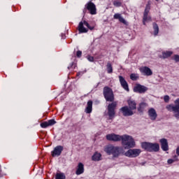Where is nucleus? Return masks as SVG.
I'll return each instance as SVG.
<instances>
[{"mask_svg":"<svg viewBox=\"0 0 179 179\" xmlns=\"http://www.w3.org/2000/svg\"><path fill=\"white\" fill-rule=\"evenodd\" d=\"M166 109L173 113L176 118H179V98L174 101V104L168 105Z\"/></svg>","mask_w":179,"mask_h":179,"instance_id":"3","label":"nucleus"},{"mask_svg":"<svg viewBox=\"0 0 179 179\" xmlns=\"http://www.w3.org/2000/svg\"><path fill=\"white\" fill-rule=\"evenodd\" d=\"M171 55H173V52L166 51L162 52V55L160 57L166 59V58H169V57H171Z\"/></svg>","mask_w":179,"mask_h":179,"instance_id":"22","label":"nucleus"},{"mask_svg":"<svg viewBox=\"0 0 179 179\" xmlns=\"http://www.w3.org/2000/svg\"><path fill=\"white\" fill-rule=\"evenodd\" d=\"M84 172H85V166L83 165V164L80 162L78 165L76 174H77V176H80V174H83Z\"/></svg>","mask_w":179,"mask_h":179,"instance_id":"18","label":"nucleus"},{"mask_svg":"<svg viewBox=\"0 0 179 179\" xmlns=\"http://www.w3.org/2000/svg\"><path fill=\"white\" fill-rule=\"evenodd\" d=\"M119 80H120V85H121L122 87H123V89H124V90H126L127 92H129V87H128V83H127V80H125V78H124V77L120 76Z\"/></svg>","mask_w":179,"mask_h":179,"instance_id":"14","label":"nucleus"},{"mask_svg":"<svg viewBox=\"0 0 179 179\" xmlns=\"http://www.w3.org/2000/svg\"><path fill=\"white\" fill-rule=\"evenodd\" d=\"M122 136L111 134H108L106 136V139L108 141H113V142H118L121 141V138Z\"/></svg>","mask_w":179,"mask_h":179,"instance_id":"11","label":"nucleus"},{"mask_svg":"<svg viewBox=\"0 0 179 179\" xmlns=\"http://www.w3.org/2000/svg\"><path fill=\"white\" fill-rule=\"evenodd\" d=\"M179 160V158H178V156H175L174 157V159H168V164H173V163H174V162H178Z\"/></svg>","mask_w":179,"mask_h":179,"instance_id":"27","label":"nucleus"},{"mask_svg":"<svg viewBox=\"0 0 179 179\" xmlns=\"http://www.w3.org/2000/svg\"><path fill=\"white\" fill-rule=\"evenodd\" d=\"M101 154L99 152H96L92 156V160H94V162H99V160H101Z\"/></svg>","mask_w":179,"mask_h":179,"instance_id":"23","label":"nucleus"},{"mask_svg":"<svg viewBox=\"0 0 179 179\" xmlns=\"http://www.w3.org/2000/svg\"><path fill=\"white\" fill-rule=\"evenodd\" d=\"M85 26H86L87 28H85ZM78 29L79 33H87V31H89V29H90V30H93L94 27H90L87 22L83 20L79 23Z\"/></svg>","mask_w":179,"mask_h":179,"instance_id":"6","label":"nucleus"},{"mask_svg":"<svg viewBox=\"0 0 179 179\" xmlns=\"http://www.w3.org/2000/svg\"><path fill=\"white\" fill-rule=\"evenodd\" d=\"M146 107H148V103H140L139 107L138 108V110L140 113H142L143 111V110H145V108H146Z\"/></svg>","mask_w":179,"mask_h":179,"instance_id":"25","label":"nucleus"},{"mask_svg":"<svg viewBox=\"0 0 179 179\" xmlns=\"http://www.w3.org/2000/svg\"><path fill=\"white\" fill-rule=\"evenodd\" d=\"M78 76L79 75V73L77 74Z\"/></svg>","mask_w":179,"mask_h":179,"instance_id":"38","label":"nucleus"},{"mask_svg":"<svg viewBox=\"0 0 179 179\" xmlns=\"http://www.w3.org/2000/svg\"><path fill=\"white\" fill-rule=\"evenodd\" d=\"M56 123L55 120H50L48 121V124L49 127H51V125H54Z\"/></svg>","mask_w":179,"mask_h":179,"instance_id":"32","label":"nucleus"},{"mask_svg":"<svg viewBox=\"0 0 179 179\" xmlns=\"http://www.w3.org/2000/svg\"><path fill=\"white\" fill-rule=\"evenodd\" d=\"M55 179H66V176L64 173L57 172L55 175Z\"/></svg>","mask_w":179,"mask_h":179,"instance_id":"24","label":"nucleus"},{"mask_svg":"<svg viewBox=\"0 0 179 179\" xmlns=\"http://www.w3.org/2000/svg\"><path fill=\"white\" fill-rule=\"evenodd\" d=\"M103 96L106 101H114V93L113 92V90H111V88L105 87L103 88Z\"/></svg>","mask_w":179,"mask_h":179,"instance_id":"5","label":"nucleus"},{"mask_svg":"<svg viewBox=\"0 0 179 179\" xmlns=\"http://www.w3.org/2000/svg\"><path fill=\"white\" fill-rule=\"evenodd\" d=\"M160 143L162 150H164V152H167V150H169V143L167 142V139L162 138L160 140Z\"/></svg>","mask_w":179,"mask_h":179,"instance_id":"16","label":"nucleus"},{"mask_svg":"<svg viewBox=\"0 0 179 179\" xmlns=\"http://www.w3.org/2000/svg\"><path fill=\"white\" fill-rule=\"evenodd\" d=\"M41 128H47L48 127H50V125L48 124V122H43L41 123Z\"/></svg>","mask_w":179,"mask_h":179,"instance_id":"30","label":"nucleus"},{"mask_svg":"<svg viewBox=\"0 0 179 179\" xmlns=\"http://www.w3.org/2000/svg\"><path fill=\"white\" fill-rule=\"evenodd\" d=\"M156 1H158V0H156Z\"/></svg>","mask_w":179,"mask_h":179,"instance_id":"39","label":"nucleus"},{"mask_svg":"<svg viewBox=\"0 0 179 179\" xmlns=\"http://www.w3.org/2000/svg\"><path fill=\"white\" fill-rule=\"evenodd\" d=\"M130 79H131V80H138V79H139V75L136 73H131L130 75Z\"/></svg>","mask_w":179,"mask_h":179,"instance_id":"29","label":"nucleus"},{"mask_svg":"<svg viewBox=\"0 0 179 179\" xmlns=\"http://www.w3.org/2000/svg\"><path fill=\"white\" fill-rule=\"evenodd\" d=\"M106 69L108 73H113V65H111V63L110 62L107 63Z\"/></svg>","mask_w":179,"mask_h":179,"instance_id":"26","label":"nucleus"},{"mask_svg":"<svg viewBox=\"0 0 179 179\" xmlns=\"http://www.w3.org/2000/svg\"><path fill=\"white\" fill-rule=\"evenodd\" d=\"M92 109H93V101H89L87 103L85 113H87V114H90V113H92Z\"/></svg>","mask_w":179,"mask_h":179,"instance_id":"19","label":"nucleus"},{"mask_svg":"<svg viewBox=\"0 0 179 179\" xmlns=\"http://www.w3.org/2000/svg\"><path fill=\"white\" fill-rule=\"evenodd\" d=\"M140 71L141 72V73H143L144 75H145V76H152V75H153V72L148 66L141 67L140 69Z\"/></svg>","mask_w":179,"mask_h":179,"instance_id":"13","label":"nucleus"},{"mask_svg":"<svg viewBox=\"0 0 179 179\" xmlns=\"http://www.w3.org/2000/svg\"><path fill=\"white\" fill-rule=\"evenodd\" d=\"M122 145L124 149H131L135 148V141L131 136L123 135L121 138Z\"/></svg>","mask_w":179,"mask_h":179,"instance_id":"2","label":"nucleus"},{"mask_svg":"<svg viewBox=\"0 0 179 179\" xmlns=\"http://www.w3.org/2000/svg\"><path fill=\"white\" fill-rule=\"evenodd\" d=\"M148 115L150 120H152V121H155L156 118H157V113H156V110H155V108H151L148 110Z\"/></svg>","mask_w":179,"mask_h":179,"instance_id":"15","label":"nucleus"},{"mask_svg":"<svg viewBox=\"0 0 179 179\" xmlns=\"http://www.w3.org/2000/svg\"><path fill=\"white\" fill-rule=\"evenodd\" d=\"M114 19H118L119 22H120V23H123V24H127V21L125 20V19H124L122 16L121 14L120 13H115L113 16Z\"/></svg>","mask_w":179,"mask_h":179,"instance_id":"20","label":"nucleus"},{"mask_svg":"<svg viewBox=\"0 0 179 179\" xmlns=\"http://www.w3.org/2000/svg\"><path fill=\"white\" fill-rule=\"evenodd\" d=\"M120 111H122L124 117H129L135 114V111L131 110V108H129L128 106L121 108Z\"/></svg>","mask_w":179,"mask_h":179,"instance_id":"10","label":"nucleus"},{"mask_svg":"<svg viewBox=\"0 0 179 179\" xmlns=\"http://www.w3.org/2000/svg\"><path fill=\"white\" fill-rule=\"evenodd\" d=\"M141 146L143 149L148 152H158L159 149H160V146L157 143L144 142L142 143Z\"/></svg>","mask_w":179,"mask_h":179,"instance_id":"4","label":"nucleus"},{"mask_svg":"<svg viewBox=\"0 0 179 179\" xmlns=\"http://www.w3.org/2000/svg\"><path fill=\"white\" fill-rule=\"evenodd\" d=\"M115 107H117V102H113L108 106V114L110 120L115 115Z\"/></svg>","mask_w":179,"mask_h":179,"instance_id":"8","label":"nucleus"},{"mask_svg":"<svg viewBox=\"0 0 179 179\" xmlns=\"http://www.w3.org/2000/svg\"><path fill=\"white\" fill-rule=\"evenodd\" d=\"M172 59L176 61V62H179V55H175L173 57Z\"/></svg>","mask_w":179,"mask_h":179,"instance_id":"33","label":"nucleus"},{"mask_svg":"<svg viewBox=\"0 0 179 179\" xmlns=\"http://www.w3.org/2000/svg\"><path fill=\"white\" fill-rule=\"evenodd\" d=\"M64 150V147L62 145H58L55 148L54 150L52 152V156L55 157V156H61V153Z\"/></svg>","mask_w":179,"mask_h":179,"instance_id":"12","label":"nucleus"},{"mask_svg":"<svg viewBox=\"0 0 179 179\" xmlns=\"http://www.w3.org/2000/svg\"><path fill=\"white\" fill-rule=\"evenodd\" d=\"M87 10H89L90 15H96L97 13V9L96 8V5L92 2L90 1L85 5V8Z\"/></svg>","mask_w":179,"mask_h":179,"instance_id":"9","label":"nucleus"},{"mask_svg":"<svg viewBox=\"0 0 179 179\" xmlns=\"http://www.w3.org/2000/svg\"><path fill=\"white\" fill-rule=\"evenodd\" d=\"M87 59H88V61H90V62H93V61H94V57H93V56H88V57H87Z\"/></svg>","mask_w":179,"mask_h":179,"instance_id":"36","label":"nucleus"},{"mask_svg":"<svg viewBox=\"0 0 179 179\" xmlns=\"http://www.w3.org/2000/svg\"><path fill=\"white\" fill-rule=\"evenodd\" d=\"M164 100L165 103H169V101H170V96H169V95L165 96L164 97Z\"/></svg>","mask_w":179,"mask_h":179,"instance_id":"35","label":"nucleus"},{"mask_svg":"<svg viewBox=\"0 0 179 179\" xmlns=\"http://www.w3.org/2000/svg\"><path fill=\"white\" fill-rule=\"evenodd\" d=\"M104 152L109 156L112 155L113 157H118L121 155H124L127 157H138L141 155L140 149H130L125 152L124 148L108 145L105 146Z\"/></svg>","mask_w":179,"mask_h":179,"instance_id":"1","label":"nucleus"},{"mask_svg":"<svg viewBox=\"0 0 179 179\" xmlns=\"http://www.w3.org/2000/svg\"><path fill=\"white\" fill-rule=\"evenodd\" d=\"M150 10V4H148L145 7L143 17V24L146 25V23L152 22V17L149 15V12Z\"/></svg>","mask_w":179,"mask_h":179,"instance_id":"7","label":"nucleus"},{"mask_svg":"<svg viewBox=\"0 0 179 179\" xmlns=\"http://www.w3.org/2000/svg\"><path fill=\"white\" fill-rule=\"evenodd\" d=\"M153 29H154L155 36H156L157 34H159V26H157V24L153 23Z\"/></svg>","mask_w":179,"mask_h":179,"instance_id":"28","label":"nucleus"},{"mask_svg":"<svg viewBox=\"0 0 179 179\" xmlns=\"http://www.w3.org/2000/svg\"><path fill=\"white\" fill-rule=\"evenodd\" d=\"M113 5H114V6L120 7V6H121V2L118 1H114Z\"/></svg>","mask_w":179,"mask_h":179,"instance_id":"31","label":"nucleus"},{"mask_svg":"<svg viewBox=\"0 0 179 179\" xmlns=\"http://www.w3.org/2000/svg\"><path fill=\"white\" fill-rule=\"evenodd\" d=\"M127 103L129 108H131V110L135 111L136 110V102H135V101L129 99Z\"/></svg>","mask_w":179,"mask_h":179,"instance_id":"21","label":"nucleus"},{"mask_svg":"<svg viewBox=\"0 0 179 179\" xmlns=\"http://www.w3.org/2000/svg\"><path fill=\"white\" fill-rule=\"evenodd\" d=\"M147 90H148V87L141 85H137L134 87V91L138 92V93H145Z\"/></svg>","mask_w":179,"mask_h":179,"instance_id":"17","label":"nucleus"},{"mask_svg":"<svg viewBox=\"0 0 179 179\" xmlns=\"http://www.w3.org/2000/svg\"><path fill=\"white\" fill-rule=\"evenodd\" d=\"M76 68V64L71 63L70 66H68V69H75Z\"/></svg>","mask_w":179,"mask_h":179,"instance_id":"34","label":"nucleus"},{"mask_svg":"<svg viewBox=\"0 0 179 179\" xmlns=\"http://www.w3.org/2000/svg\"><path fill=\"white\" fill-rule=\"evenodd\" d=\"M76 56L78 57V58H80V57H82V51L80 50H78L76 53Z\"/></svg>","mask_w":179,"mask_h":179,"instance_id":"37","label":"nucleus"}]
</instances>
